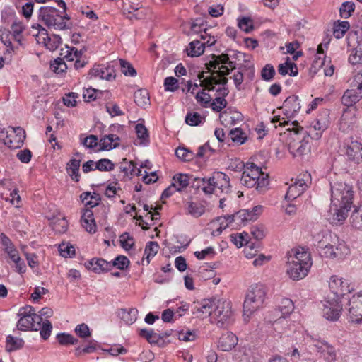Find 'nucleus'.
<instances>
[{
	"label": "nucleus",
	"instance_id": "obj_1",
	"mask_svg": "<svg viewBox=\"0 0 362 362\" xmlns=\"http://www.w3.org/2000/svg\"><path fill=\"white\" fill-rule=\"evenodd\" d=\"M271 122L274 124L279 122V126H288L286 129L289 132L288 147L289 152L293 157L302 156L310 152V137L303 131V128L298 125V122H293L290 124L289 121H286L284 118L281 119L279 116L274 117Z\"/></svg>",
	"mask_w": 362,
	"mask_h": 362
},
{
	"label": "nucleus",
	"instance_id": "obj_2",
	"mask_svg": "<svg viewBox=\"0 0 362 362\" xmlns=\"http://www.w3.org/2000/svg\"><path fill=\"white\" fill-rule=\"evenodd\" d=\"M313 238L323 257L341 259L349 252V248L336 235L322 231L313 235Z\"/></svg>",
	"mask_w": 362,
	"mask_h": 362
},
{
	"label": "nucleus",
	"instance_id": "obj_3",
	"mask_svg": "<svg viewBox=\"0 0 362 362\" xmlns=\"http://www.w3.org/2000/svg\"><path fill=\"white\" fill-rule=\"evenodd\" d=\"M288 255L287 274L295 281L305 278L312 265L310 253L299 247L291 250Z\"/></svg>",
	"mask_w": 362,
	"mask_h": 362
},
{
	"label": "nucleus",
	"instance_id": "obj_4",
	"mask_svg": "<svg viewBox=\"0 0 362 362\" xmlns=\"http://www.w3.org/2000/svg\"><path fill=\"white\" fill-rule=\"evenodd\" d=\"M267 296L266 287L262 284L252 285L243 303V318L248 322L257 310L263 307Z\"/></svg>",
	"mask_w": 362,
	"mask_h": 362
},
{
	"label": "nucleus",
	"instance_id": "obj_5",
	"mask_svg": "<svg viewBox=\"0 0 362 362\" xmlns=\"http://www.w3.org/2000/svg\"><path fill=\"white\" fill-rule=\"evenodd\" d=\"M236 167L244 169L240 179L243 185L248 188L255 187L260 190L269 184L268 175L262 172L261 169L253 163L243 165V162L239 161Z\"/></svg>",
	"mask_w": 362,
	"mask_h": 362
},
{
	"label": "nucleus",
	"instance_id": "obj_6",
	"mask_svg": "<svg viewBox=\"0 0 362 362\" xmlns=\"http://www.w3.org/2000/svg\"><path fill=\"white\" fill-rule=\"evenodd\" d=\"M226 64L228 66L221 65L219 67V70L211 71L209 76L204 77V72H201L198 75V78L200 80L199 86L205 87L209 91L215 90V85L221 84L226 86L228 79L225 76L228 75L230 70L235 69V63L229 59L228 62L226 63Z\"/></svg>",
	"mask_w": 362,
	"mask_h": 362
},
{
	"label": "nucleus",
	"instance_id": "obj_7",
	"mask_svg": "<svg viewBox=\"0 0 362 362\" xmlns=\"http://www.w3.org/2000/svg\"><path fill=\"white\" fill-rule=\"evenodd\" d=\"M233 321L231 303L224 298H216L214 303L211 322L219 327H227Z\"/></svg>",
	"mask_w": 362,
	"mask_h": 362
},
{
	"label": "nucleus",
	"instance_id": "obj_8",
	"mask_svg": "<svg viewBox=\"0 0 362 362\" xmlns=\"http://www.w3.org/2000/svg\"><path fill=\"white\" fill-rule=\"evenodd\" d=\"M40 16L49 28L57 30L69 28L68 25L69 17L67 15H60L59 11L54 7H41Z\"/></svg>",
	"mask_w": 362,
	"mask_h": 362
},
{
	"label": "nucleus",
	"instance_id": "obj_9",
	"mask_svg": "<svg viewBox=\"0 0 362 362\" xmlns=\"http://www.w3.org/2000/svg\"><path fill=\"white\" fill-rule=\"evenodd\" d=\"M331 202L334 205H346L351 207L354 191L351 185L346 182H335L331 187Z\"/></svg>",
	"mask_w": 362,
	"mask_h": 362
},
{
	"label": "nucleus",
	"instance_id": "obj_10",
	"mask_svg": "<svg viewBox=\"0 0 362 362\" xmlns=\"http://www.w3.org/2000/svg\"><path fill=\"white\" fill-rule=\"evenodd\" d=\"M20 319L17 327L20 330H39L41 327L42 318L40 315L35 313L31 306H27L20 310L18 313Z\"/></svg>",
	"mask_w": 362,
	"mask_h": 362
},
{
	"label": "nucleus",
	"instance_id": "obj_11",
	"mask_svg": "<svg viewBox=\"0 0 362 362\" xmlns=\"http://www.w3.org/2000/svg\"><path fill=\"white\" fill-rule=\"evenodd\" d=\"M362 98V70L354 76L351 88L346 90L342 98V103L347 107L356 104Z\"/></svg>",
	"mask_w": 362,
	"mask_h": 362
},
{
	"label": "nucleus",
	"instance_id": "obj_12",
	"mask_svg": "<svg viewBox=\"0 0 362 362\" xmlns=\"http://www.w3.org/2000/svg\"><path fill=\"white\" fill-rule=\"evenodd\" d=\"M346 308L349 320L352 323L362 324V291L351 296Z\"/></svg>",
	"mask_w": 362,
	"mask_h": 362
},
{
	"label": "nucleus",
	"instance_id": "obj_13",
	"mask_svg": "<svg viewBox=\"0 0 362 362\" xmlns=\"http://www.w3.org/2000/svg\"><path fill=\"white\" fill-rule=\"evenodd\" d=\"M322 303L323 316L327 320L335 321L339 318L342 305L338 298L327 296Z\"/></svg>",
	"mask_w": 362,
	"mask_h": 362
},
{
	"label": "nucleus",
	"instance_id": "obj_14",
	"mask_svg": "<svg viewBox=\"0 0 362 362\" xmlns=\"http://www.w3.org/2000/svg\"><path fill=\"white\" fill-rule=\"evenodd\" d=\"M329 287L334 296L339 300L340 297L351 293L354 287L347 279L339 277L336 275L332 276L329 281Z\"/></svg>",
	"mask_w": 362,
	"mask_h": 362
},
{
	"label": "nucleus",
	"instance_id": "obj_15",
	"mask_svg": "<svg viewBox=\"0 0 362 362\" xmlns=\"http://www.w3.org/2000/svg\"><path fill=\"white\" fill-rule=\"evenodd\" d=\"M351 207L346 205H334L331 202L329 210V221L333 225H341L348 216V212Z\"/></svg>",
	"mask_w": 362,
	"mask_h": 362
},
{
	"label": "nucleus",
	"instance_id": "obj_16",
	"mask_svg": "<svg viewBox=\"0 0 362 362\" xmlns=\"http://www.w3.org/2000/svg\"><path fill=\"white\" fill-rule=\"evenodd\" d=\"M252 214L249 213V209L240 210L235 214L220 218V228H226L228 226V223L232 222H235L238 225L244 224L247 221H252Z\"/></svg>",
	"mask_w": 362,
	"mask_h": 362
},
{
	"label": "nucleus",
	"instance_id": "obj_17",
	"mask_svg": "<svg viewBox=\"0 0 362 362\" xmlns=\"http://www.w3.org/2000/svg\"><path fill=\"white\" fill-rule=\"evenodd\" d=\"M33 28H35V25ZM36 28L39 30V33L37 35L38 42L42 40V42L44 43L45 46L49 50H55L62 43V39L58 35H52V36H49L47 30L42 27V25L37 24Z\"/></svg>",
	"mask_w": 362,
	"mask_h": 362
},
{
	"label": "nucleus",
	"instance_id": "obj_18",
	"mask_svg": "<svg viewBox=\"0 0 362 362\" xmlns=\"http://www.w3.org/2000/svg\"><path fill=\"white\" fill-rule=\"evenodd\" d=\"M25 139V132L21 127H12L8 134L4 139V144L11 148H20Z\"/></svg>",
	"mask_w": 362,
	"mask_h": 362
},
{
	"label": "nucleus",
	"instance_id": "obj_19",
	"mask_svg": "<svg viewBox=\"0 0 362 362\" xmlns=\"http://www.w3.org/2000/svg\"><path fill=\"white\" fill-rule=\"evenodd\" d=\"M279 309L282 313L283 317H280L274 322V327L276 330H279L280 327L287 325L288 321L286 317L288 316L294 310V305L293 301L289 298H284L281 300Z\"/></svg>",
	"mask_w": 362,
	"mask_h": 362
},
{
	"label": "nucleus",
	"instance_id": "obj_20",
	"mask_svg": "<svg viewBox=\"0 0 362 362\" xmlns=\"http://www.w3.org/2000/svg\"><path fill=\"white\" fill-rule=\"evenodd\" d=\"M310 175L304 174L303 175V177H298L296 182L292 184L288 189L287 193L286 194V199H295L298 197H299L308 187L306 183V180L305 178L308 179Z\"/></svg>",
	"mask_w": 362,
	"mask_h": 362
},
{
	"label": "nucleus",
	"instance_id": "obj_21",
	"mask_svg": "<svg viewBox=\"0 0 362 362\" xmlns=\"http://www.w3.org/2000/svg\"><path fill=\"white\" fill-rule=\"evenodd\" d=\"M215 300L216 298H214L204 299L201 302L197 303L194 306L193 313L199 317L209 316L211 318Z\"/></svg>",
	"mask_w": 362,
	"mask_h": 362
},
{
	"label": "nucleus",
	"instance_id": "obj_22",
	"mask_svg": "<svg viewBox=\"0 0 362 362\" xmlns=\"http://www.w3.org/2000/svg\"><path fill=\"white\" fill-rule=\"evenodd\" d=\"M215 178V173L209 178L194 179L192 187L195 188H202L206 194H211L216 190V185Z\"/></svg>",
	"mask_w": 362,
	"mask_h": 362
},
{
	"label": "nucleus",
	"instance_id": "obj_23",
	"mask_svg": "<svg viewBox=\"0 0 362 362\" xmlns=\"http://www.w3.org/2000/svg\"><path fill=\"white\" fill-rule=\"evenodd\" d=\"M328 122L325 119H318L305 132L308 136L315 140L322 136L323 132L327 128Z\"/></svg>",
	"mask_w": 362,
	"mask_h": 362
},
{
	"label": "nucleus",
	"instance_id": "obj_24",
	"mask_svg": "<svg viewBox=\"0 0 362 362\" xmlns=\"http://www.w3.org/2000/svg\"><path fill=\"white\" fill-rule=\"evenodd\" d=\"M346 154L349 160L356 163L362 162V144L358 141H351L346 148Z\"/></svg>",
	"mask_w": 362,
	"mask_h": 362
},
{
	"label": "nucleus",
	"instance_id": "obj_25",
	"mask_svg": "<svg viewBox=\"0 0 362 362\" xmlns=\"http://www.w3.org/2000/svg\"><path fill=\"white\" fill-rule=\"evenodd\" d=\"M216 90L218 95L213 102L211 103V107L213 111L219 112L227 105V101L224 98L228 95L229 90L226 86H223L222 88H218L216 89Z\"/></svg>",
	"mask_w": 362,
	"mask_h": 362
},
{
	"label": "nucleus",
	"instance_id": "obj_26",
	"mask_svg": "<svg viewBox=\"0 0 362 362\" xmlns=\"http://www.w3.org/2000/svg\"><path fill=\"white\" fill-rule=\"evenodd\" d=\"M89 75L91 77L105 79L107 81H112L115 78L114 69L110 66L107 67L102 66H94L90 70Z\"/></svg>",
	"mask_w": 362,
	"mask_h": 362
},
{
	"label": "nucleus",
	"instance_id": "obj_27",
	"mask_svg": "<svg viewBox=\"0 0 362 362\" xmlns=\"http://www.w3.org/2000/svg\"><path fill=\"white\" fill-rule=\"evenodd\" d=\"M238 341V337L233 332H227L220 337L218 347L221 351H228L237 345Z\"/></svg>",
	"mask_w": 362,
	"mask_h": 362
},
{
	"label": "nucleus",
	"instance_id": "obj_28",
	"mask_svg": "<svg viewBox=\"0 0 362 362\" xmlns=\"http://www.w3.org/2000/svg\"><path fill=\"white\" fill-rule=\"evenodd\" d=\"M315 346L317 351L322 353L325 358L328 362H334L336 360V352L333 346L325 341H317Z\"/></svg>",
	"mask_w": 362,
	"mask_h": 362
},
{
	"label": "nucleus",
	"instance_id": "obj_29",
	"mask_svg": "<svg viewBox=\"0 0 362 362\" xmlns=\"http://www.w3.org/2000/svg\"><path fill=\"white\" fill-rule=\"evenodd\" d=\"M88 269H91L95 272L100 273L111 269V262H107L103 259H92L88 262L87 265Z\"/></svg>",
	"mask_w": 362,
	"mask_h": 362
},
{
	"label": "nucleus",
	"instance_id": "obj_30",
	"mask_svg": "<svg viewBox=\"0 0 362 362\" xmlns=\"http://www.w3.org/2000/svg\"><path fill=\"white\" fill-rule=\"evenodd\" d=\"M120 139L115 134H108L101 138L100 145L102 150L108 151L117 148L119 145Z\"/></svg>",
	"mask_w": 362,
	"mask_h": 362
},
{
	"label": "nucleus",
	"instance_id": "obj_31",
	"mask_svg": "<svg viewBox=\"0 0 362 362\" xmlns=\"http://www.w3.org/2000/svg\"><path fill=\"white\" fill-rule=\"evenodd\" d=\"M186 213L198 218L201 216L205 211V207L202 204L197 202L187 201L185 204Z\"/></svg>",
	"mask_w": 362,
	"mask_h": 362
},
{
	"label": "nucleus",
	"instance_id": "obj_32",
	"mask_svg": "<svg viewBox=\"0 0 362 362\" xmlns=\"http://www.w3.org/2000/svg\"><path fill=\"white\" fill-rule=\"evenodd\" d=\"M216 189H218L221 192L228 193L230 190V180L229 177L223 173H215V178Z\"/></svg>",
	"mask_w": 362,
	"mask_h": 362
},
{
	"label": "nucleus",
	"instance_id": "obj_33",
	"mask_svg": "<svg viewBox=\"0 0 362 362\" xmlns=\"http://www.w3.org/2000/svg\"><path fill=\"white\" fill-rule=\"evenodd\" d=\"M81 165L80 159L72 158L66 165V171L72 180L76 182L79 181L80 175L78 173Z\"/></svg>",
	"mask_w": 362,
	"mask_h": 362
},
{
	"label": "nucleus",
	"instance_id": "obj_34",
	"mask_svg": "<svg viewBox=\"0 0 362 362\" xmlns=\"http://www.w3.org/2000/svg\"><path fill=\"white\" fill-rule=\"evenodd\" d=\"M205 44L198 40L192 41L187 48V55L192 57H199L204 52Z\"/></svg>",
	"mask_w": 362,
	"mask_h": 362
},
{
	"label": "nucleus",
	"instance_id": "obj_35",
	"mask_svg": "<svg viewBox=\"0 0 362 362\" xmlns=\"http://www.w3.org/2000/svg\"><path fill=\"white\" fill-rule=\"evenodd\" d=\"M83 54V50H78L76 47L69 46H66L65 49H62L61 52V55L64 56V58L69 62H74Z\"/></svg>",
	"mask_w": 362,
	"mask_h": 362
},
{
	"label": "nucleus",
	"instance_id": "obj_36",
	"mask_svg": "<svg viewBox=\"0 0 362 362\" xmlns=\"http://www.w3.org/2000/svg\"><path fill=\"white\" fill-rule=\"evenodd\" d=\"M138 310L134 308H122L119 311L120 318L127 324H133L137 318Z\"/></svg>",
	"mask_w": 362,
	"mask_h": 362
},
{
	"label": "nucleus",
	"instance_id": "obj_37",
	"mask_svg": "<svg viewBox=\"0 0 362 362\" xmlns=\"http://www.w3.org/2000/svg\"><path fill=\"white\" fill-rule=\"evenodd\" d=\"M158 250L159 245L158 244V243L154 241L148 242L145 247L142 262H144V260L146 259L147 264H149L150 259L158 253Z\"/></svg>",
	"mask_w": 362,
	"mask_h": 362
},
{
	"label": "nucleus",
	"instance_id": "obj_38",
	"mask_svg": "<svg viewBox=\"0 0 362 362\" xmlns=\"http://www.w3.org/2000/svg\"><path fill=\"white\" fill-rule=\"evenodd\" d=\"M350 25L348 21H338L334 25L333 35L337 38H341L346 32L349 29Z\"/></svg>",
	"mask_w": 362,
	"mask_h": 362
},
{
	"label": "nucleus",
	"instance_id": "obj_39",
	"mask_svg": "<svg viewBox=\"0 0 362 362\" xmlns=\"http://www.w3.org/2000/svg\"><path fill=\"white\" fill-rule=\"evenodd\" d=\"M172 185L180 192L189 185V179L187 175H176L173 178Z\"/></svg>",
	"mask_w": 362,
	"mask_h": 362
},
{
	"label": "nucleus",
	"instance_id": "obj_40",
	"mask_svg": "<svg viewBox=\"0 0 362 362\" xmlns=\"http://www.w3.org/2000/svg\"><path fill=\"white\" fill-rule=\"evenodd\" d=\"M134 101L137 105L140 107H145L149 104L150 98L148 93L145 89L137 90L134 93Z\"/></svg>",
	"mask_w": 362,
	"mask_h": 362
},
{
	"label": "nucleus",
	"instance_id": "obj_41",
	"mask_svg": "<svg viewBox=\"0 0 362 362\" xmlns=\"http://www.w3.org/2000/svg\"><path fill=\"white\" fill-rule=\"evenodd\" d=\"M230 240L237 247H241L248 244L250 242V236L249 234L245 232L232 234L230 235Z\"/></svg>",
	"mask_w": 362,
	"mask_h": 362
},
{
	"label": "nucleus",
	"instance_id": "obj_42",
	"mask_svg": "<svg viewBox=\"0 0 362 362\" xmlns=\"http://www.w3.org/2000/svg\"><path fill=\"white\" fill-rule=\"evenodd\" d=\"M23 344L24 341L22 339L8 335L6 338V349L8 351H13L21 348Z\"/></svg>",
	"mask_w": 362,
	"mask_h": 362
},
{
	"label": "nucleus",
	"instance_id": "obj_43",
	"mask_svg": "<svg viewBox=\"0 0 362 362\" xmlns=\"http://www.w3.org/2000/svg\"><path fill=\"white\" fill-rule=\"evenodd\" d=\"M228 60L229 57L227 54H222L218 56L214 55L213 60L210 61V62L209 63V67H208V69H209V71H211V69H219V67H221V66L219 65L221 64H222L223 65L226 64V63L228 62Z\"/></svg>",
	"mask_w": 362,
	"mask_h": 362
},
{
	"label": "nucleus",
	"instance_id": "obj_44",
	"mask_svg": "<svg viewBox=\"0 0 362 362\" xmlns=\"http://www.w3.org/2000/svg\"><path fill=\"white\" fill-rule=\"evenodd\" d=\"M284 107L286 108V110L288 112H296L297 111H298L300 108L298 97H288L284 101Z\"/></svg>",
	"mask_w": 362,
	"mask_h": 362
},
{
	"label": "nucleus",
	"instance_id": "obj_45",
	"mask_svg": "<svg viewBox=\"0 0 362 362\" xmlns=\"http://www.w3.org/2000/svg\"><path fill=\"white\" fill-rule=\"evenodd\" d=\"M135 131L140 144H147L149 141L148 132L146 127L142 124H137L135 127Z\"/></svg>",
	"mask_w": 362,
	"mask_h": 362
},
{
	"label": "nucleus",
	"instance_id": "obj_46",
	"mask_svg": "<svg viewBox=\"0 0 362 362\" xmlns=\"http://www.w3.org/2000/svg\"><path fill=\"white\" fill-rule=\"evenodd\" d=\"M353 228L362 230V211L359 209L354 210L349 218Z\"/></svg>",
	"mask_w": 362,
	"mask_h": 362
},
{
	"label": "nucleus",
	"instance_id": "obj_47",
	"mask_svg": "<svg viewBox=\"0 0 362 362\" xmlns=\"http://www.w3.org/2000/svg\"><path fill=\"white\" fill-rule=\"evenodd\" d=\"M204 89L202 91L197 92L196 93V100L200 103L203 107H208L209 105L211 107V95L205 92V90H207L205 87H203Z\"/></svg>",
	"mask_w": 362,
	"mask_h": 362
},
{
	"label": "nucleus",
	"instance_id": "obj_48",
	"mask_svg": "<svg viewBox=\"0 0 362 362\" xmlns=\"http://www.w3.org/2000/svg\"><path fill=\"white\" fill-rule=\"evenodd\" d=\"M140 335L146 338L150 343L157 342L159 339L163 337V336L156 333L153 330L146 329H141Z\"/></svg>",
	"mask_w": 362,
	"mask_h": 362
},
{
	"label": "nucleus",
	"instance_id": "obj_49",
	"mask_svg": "<svg viewBox=\"0 0 362 362\" xmlns=\"http://www.w3.org/2000/svg\"><path fill=\"white\" fill-rule=\"evenodd\" d=\"M129 263L130 262L127 257L119 255L111 262V269L115 267L120 270H124L128 267Z\"/></svg>",
	"mask_w": 362,
	"mask_h": 362
},
{
	"label": "nucleus",
	"instance_id": "obj_50",
	"mask_svg": "<svg viewBox=\"0 0 362 362\" xmlns=\"http://www.w3.org/2000/svg\"><path fill=\"white\" fill-rule=\"evenodd\" d=\"M175 154L178 158L183 161H189L194 158L193 153L184 147L177 148L175 151Z\"/></svg>",
	"mask_w": 362,
	"mask_h": 362
},
{
	"label": "nucleus",
	"instance_id": "obj_51",
	"mask_svg": "<svg viewBox=\"0 0 362 362\" xmlns=\"http://www.w3.org/2000/svg\"><path fill=\"white\" fill-rule=\"evenodd\" d=\"M349 61L352 64L362 63V42L358 43L354 49V52L349 56Z\"/></svg>",
	"mask_w": 362,
	"mask_h": 362
},
{
	"label": "nucleus",
	"instance_id": "obj_52",
	"mask_svg": "<svg viewBox=\"0 0 362 362\" xmlns=\"http://www.w3.org/2000/svg\"><path fill=\"white\" fill-rule=\"evenodd\" d=\"M59 252L64 257H71L75 255V248L69 243H62L59 245Z\"/></svg>",
	"mask_w": 362,
	"mask_h": 362
},
{
	"label": "nucleus",
	"instance_id": "obj_53",
	"mask_svg": "<svg viewBox=\"0 0 362 362\" xmlns=\"http://www.w3.org/2000/svg\"><path fill=\"white\" fill-rule=\"evenodd\" d=\"M121 71L126 76H134L136 75V71L132 65L124 59L119 60Z\"/></svg>",
	"mask_w": 362,
	"mask_h": 362
},
{
	"label": "nucleus",
	"instance_id": "obj_54",
	"mask_svg": "<svg viewBox=\"0 0 362 362\" xmlns=\"http://www.w3.org/2000/svg\"><path fill=\"white\" fill-rule=\"evenodd\" d=\"M100 200V195L97 193H93V195H91L90 200L87 201L86 203V206H89L90 208L99 206L98 209H100L102 211L104 214V216L105 217L107 214L106 207L104 205L99 206Z\"/></svg>",
	"mask_w": 362,
	"mask_h": 362
},
{
	"label": "nucleus",
	"instance_id": "obj_55",
	"mask_svg": "<svg viewBox=\"0 0 362 362\" xmlns=\"http://www.w3.org/2000/svg\"><path fill=\"white\" fill-rule=\"evenodd\" d=\"M239 28L245 33H250L254 29L252 20L249 17H243L238 20Z\"/></svg>",
	"mask_w": 362,
	"mask_h": 362
},
{
	"label": "nucleus",
	"instance_id": "obj_56",
	"mask_svg": "<svg viewBox=\"0 0 362 362\" xmlns=\"http://www.w3.org/2000/svg\"><path fill=\"white\" fill-rule=\"evenodd\" d=\"M355 5L351 1H346L342 4L340 8V15L344 18H348L354 11Z\"/></svg>",
	"mask_w": 362,
	"mask_h": 362
},
{
	"label": "nucleus",
	"instance_id": "obj_57",
	"mask_svg": "<svg viewBox=\"0 0 362 362\" xmlns=\"http://www.w3.org/2000/svg\"><path fill=\"white\" fill-rule=\"evenodd\" d=\"M57 339L61 345L75 344L78 341L72 335L66 333L57 334Z\"/></svg>",
	"mask_w": 362,
	"mask_h": 362
},
{
	"label": "nucleus",
	"instance_id": "obj_58",
	"mask_svg": "<svg viewBox=\"0 0 362 362\" xmlns=\"http://www.w3.org/2000/svg\"><path fill=\"white\" fill-rule=\"evenodd\" d=\"M51 69L57 73L60 74L65 71L67 69V65L62 58H57L53 63L50 64Z\"/></svg>",
	"mask_w": 362,
	"mask_h": 362
},
{
	"label": "nucleus",
	"instance_id": "obj_59",
	"mask_svg": "<svg viewBox=\"0 0 362 362\" xmlns=\"http://www.w3.org/2000/svg\"><path fill=\"white\" fill-rule=\"evenodd\" d=\"M230 136L233 141L240 144H243L246 139V136H244V133L238 128L231 129L230 132Z\"/></svg>",
	"mask_w": 362,
	"mask_h": 362
},
{
	"label": "nucleus",
	"instance_id": "obj_60",
	"mask_svg": "<svg viewBox=\"0 0 362 362\" xmlns=\"http://www.w3.org/2000/svg\"><path fill=\"white\" fill-rule=\"evenodd\" d=\"M119 241L121 246L126 250H130L134 244L133 238L127 233H124L120 236Z\"/></svg>",
	"mask_w": 362,
	"mask_h": 362
},
{
	"label": "nucleus",
	"instance_id": "obj_61",
	"mask_svg": "<svg viewBox=\"0 0 362 362\" xmlns=\"http://www.w3.org/2000/svg\"><path fill=\"white\" fill-rule=\"evenodd\" d=\"M68 222L66 218H58L53 223V229L57 233H63L67 230Z\"/></svg>",
	"mask_w": 362,
	"mask_h": 362
},
{
	"label": "nucleus",
	"instance_id": "obj_62",
	"mask_svg": "<svg viewBox=\"0 0 362 362\" xmlns=\"http://www.w3.org/2000/svg\"><path fill=\"white\" fill-rule=\"evenodd\" d=\"M259 247L258 245L253 243H248L247 245L245 246L244 248V253L245 257L247 259H252L255 257L258 252L257 247Z\"/></svg>",
	"mask_w": 362,
	"mask_h": 362
},
{
	"label": "nucleus",
	"instance_id": "obj_63",
	"mask_svg": "<svg viewBox=\"0 0 362 362\" xmlns=\"http://www.w3.org/2000/svg\"><path fill=\"white\" fill-rule=\"evenodd\" d=\"M98 170L100 171H110L114 168V164L111 162L110 160L103 158L100 159L98 162L96 163V166Z\"/></svg>",
	"mask_w": 362,
	"mask_h": 362
},
{
	"label": "nucleus",
	"instance_id": "obj_64",
	"mask_svg": "<svg viewBox=\"0 0 362 362\" xmlns=\"http://www.w3.org/2000/svg\"><path fill=\"white\" fill-rule=\"evenodd\" d=\"M52 329V325L51 322L45 320L44 322L42 321L41 322V327H40V335L44 339H47L50 336L51 332Z\"/></svg>",
	"mask_w": 362,
	"mask_h": 362
}]
</instances>
